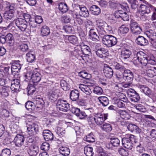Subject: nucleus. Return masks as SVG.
I'll return each mask as SVG.
<instances>
[{"label": "nucleus", "mask_w": 156, "mask_h": 156, "mask_svg": "<svg viewBox=\"0 0 156 156\" xmlns=\"http://www.w3.org/2000/svg\"><path fill=\"white\" fill-rule=\"evenodd\" d=\"M41 31L43 36H47L49 34L50 32L49 28L46 25H44L41 27Z\"/></svg>", "instance_id": "79ce46f5"}, {"label": "nucleus", "mask_w": 156, "mask_h": 156, "mask_svg": "<svg viewBox=\"0 0 156 156\" xmlns=\"http://www.w3.org/2000/svg\"><path fill=\"white\" fill-rule=\"evenodd\" d=\"M60 85L62 88L65 91L68 90L70 89V85L64 80H62L60 81Z\"/></svg>", "instance_id": "8fccbe9b"}, {"label": "nucleus", "mask_w": 156, "mask_h": 156, "mask_svg": "<svg viewBox=\"0 0 156 156\" xmlns=\"http://www.w3.org/2000/svg\"><path fill=\"white\" fill-rule=\"evenodd\" d=\"M25 107L28 110L34 109V107H35L34 102L30 101H28L25 103Z\"/></svg>", "instance_id": "052dcab7"}, {"label": "nucleus", "mask_w": 156, "mask_h": 156, "mask_svg": "<svg viewBox=\"0 0 156 156\" xmlns=\"http://www.w3.org/2000/svg\"><path fill=\"white\" fill-rule=\"evenodd\" d=\"M78 75L79 76L87 80H89L91 77V75L85 71H82L79 72Z\"/></svg>", "instance_id": "a19ab883"}, {"label": "nucleus", "mask_w": 156, "mask_h": 156, "mask_svg": "<svg viewBox=\"0 0 156 156\" xmlns=\"http://www.w3.org/2000/svg\"><path fill=\"white\" fill-rule=\"evenodd\" d=\"M59 92L60 90L55 88L49 90L47 93L48 99L52 102L56 101L58 97Z\"/></svg>", "instance_id": "423d86ee"}, {"label": "nucleus", "mask_w": 156, "mask_h": 156, "mask_svg": "<svg viewBox=\"0 0 156 156\" xmlns=\"http://www.w3.org/2000/svg\"><path fill=\"white\" fill-rule=\"evenodd\" d=\"M147 37L151 41H153L156 39V33L152 30L147 31L146 33Z\"/></svg>", "instance_id": "f704fd0d"}, {"label": "nucleus", "mask_w": 156, "mask_h": 156, "mask_svg": "<svg viewBox=\"0 0 156 156\" xmlns=\"http://www.w3.org/2000/svg\"><path fill=\"white\" fill-rule=\"evenodd\" d=\"M90 11L91 13L95 15H99L101 12L100 8L97 5H93L90 8Z\"/></svg>", "instance_id": "72a5a7b5"}, {"label": "nucleus", "mask_w": 156, "mask_h": 156, "mask_svg": "<svg viewBox=\"0 0 156 156\" xmlns=\"http://www.w3.org/2000/svg\"><path fill=\"white\" fill-rule=\"evenodd\" d=\"M111 143L113 147H118L120 144V141L117 138H111L110 139Z\"/></svg>", "instance_id": "13d9d810"}, {"label": "nucleus", "mask_w": 156, "mask_h": 156, "mask_svg": "<svg viewBox=\"0 0 156 156\" xmlns=\"http://www.w3.org/2000/svg\"><path fill=\"white\" fill-rule=\"evenodd\" d=\"M5 37L6 42L9 43L10 45H12L14 42V37L12 34L11 33H8Z\"/></svg>", "instance_id": "c03bdc74"}, {"label": "nucleus", "mask_w": 156, "mask_h": 156, "mask_svg": "<svg viewBox=\"0 0 156 156\" xmlns=\"http://www.w3.org/2000/svg\"><path fill=\"white\" fill-rule=\"evenodd\" d=\"M95 53L98 57L101 58H105L108 55L107 50L104 48H101L98 50Z\"/></svg>", "instance_id": "a211bd4d"}, {"label": "nucleus", "mask_w": 156, "mask_h": 156, "mask_svg": "<svg viewBox=\"0 0 156 156\" xmlns=\"http://www.w3.org/2000/svg\"><path fill=\"white\" fill-rule=\"evenodd\" d=\"M130 100L134 102H136L138 101L140 99V98L139 94L136 92L134 94H133L130 95L129 96Z\"/></svg>", "instance_id": "ea45409f"}, {"label": "nucleus", "mask_w": 156, "mask_h": 156, "mask_svg": "<svg viewBox=\"0 0 156 156\" xmlns=\"http://www.w3.org/2000/svg\"><path fill=\"white\" fill-rule=\"evenodd\" d=\"M56 133L60 137L64 136L66 133L65 130L62 128L58 127L57 128Z\"/></svg>", "instance_id": "4d7b16f0"}, {"label": "nucleus", "mask_w": 156, "mask_h": 156, "mask_svg": "<svg viewBox=\"0 0 156 156\" xmlns=\"http://www.w3.org/2000/svg\"><path fill=\"white\" fill-rule=\"evenodd\" d=\"M93 150L91 147H86L84 148V154L87 156H93L94 154Z\"/></svg>", "instance_id": "3c124183"}, {"label": "nucleus", "mask_w": 156, "mask_h": 156, "mask_svg": "<svg viewBox=\"0 0 156 156\" xmlns=\"http://www.w3.org/2000/svg\"><path fill=\"white\" fill-rule=\"evenodd\" d=\"M56 107L58 110L64 112H67L70 109V104L66 100L62 99L58 101Z\"/></svg>", "instance_id": "20e7f679"}, {"label": "nucleus", "mask_w": 156, "mask_h": 156, "mask_svg": "<svg viewBox=\"0 0 156 156\" xmlns=\"http://www.w3.org/2000/svg\"><path fill=\"white\" fill-rule=\"evenodd\" d=\"M134 136L129 134L125 135V137L122 139V142L123 146L128 149H131L133 147L132 139L133 138Z\"/></svg>", "instance_id": "39448f33"}, {"label": "nucleus", "mask_w": 156, "mask_h": 156, "mask_svg": "<svg viewBox=\"0 0 156 156\" xmlns=\"http://www.w3.org/2000/svg\"><path fill=\"white\" fill-rule=\"evenodd\" d=\"M59 152L63 156H68L70 153L69 149L67 147L62 146L58 149Z\"/></svg>", "instance_id": "cd10ccee"}, {"label": "nucleus", "mask_w": 156, "mask_h": 156, "mask_svg": "<svg viewBox=\"0 0 156 156\" xmlns=\"http://www.w3.org/2000/svg\"><path fill=\"white\" fill-rule=\"evenodd\" d=\"M148 61L147 63L152 65L156 64V58H155L153 55H147Z\"/></svg>", "instance_id": "de8ad7c7"}, {"label": "nucleus", "mask_w": 156, "mask_h": 156, "mask_svg": "<svg viewBox=\"0 0 156 156\" xmlns=\"http://www.w3.org/2000/svg\"><path fill=\"white\" fill-rule=\"evenodd\" d=\"M97 30L94 28H92L89 31L88 35L89 38L94 41H98L99 40V36L96 33Z\"/></svg>", "instance_id": "f8f14e48"}, {"label": "nucleus", "mask_w": 156, "mask_h": 156, "mask_svg": "<svg viewBox=\"0 0 156 156\" xmlns=\"http://www.w3.org/2000/svg\"><path fill=\"white\" fill-rule=\"evenodd\" d=\"M79 88L81 91L87 95H90L91 93L89 87L86 85L80 84L79 85Z\"/></svg>", "instance_id": "2f4dec72"}, {"label": "nucleus", "mask_w": 156, "mask_h": 156, "mask_svg": "<svg viewBox=\"0 0 156 156\" xmlns=\"http://www.w3.org/2000/svg\"><path fill=\"white\" fill-rule=\"evenodd\" d=\"M35 104V107L36 108L41 109L44 104V101L43 98L40 96H38L35 98L33 100Z\"/></svg>", "instance_id": "9b49d317"}, {"label": "nucleus", "mask_w": 156, "mask_h": 156, "mask_svg": "<svg viewBox=\"0 0 156 156\" xmlns=\"http://www.w3.org/2000/svg\"><path fill=\"white\" fill-rule=\"evenodd\" d=\"M131 54V51L129 49L124 48L121 52V57L122 58L125 59L129 58Z\"/></svg>", "instance_id": "c756f323"}, {"label": "nucleus", "mask_w": 156, "mask_h": 156, "mask_svg": "<svg viewBox=\"0 0 156 156\" xmlns=\"http://www.w3.org/2000/svg\"><path fill=\"white\" fill-rule=\"evenodd\" d=\"M11 87V90L15 92H17L20 91V78L14 79L10 81Z\"/></svg>", "instance_id": "6e6552de"}, {"label": "nucleus", "mask_w": 156, "mask_h": 156, "mask_svg": "<svg viewBox=\"0 0 156 156\" xmlns=\"http://www.w3.org/2000/svg\"><path fill=\"white\" fill-rule=\"evenodd\" d=\"M123 71H124V80L127 82H131L133 78V73L128 69H125Z\"/></svg>", "instance_id": "2eb2a0df"}, {"label": "nucleus", "mask_w": 156, "mask_h": 156, "mask_svg": "<svg viewBox=\"0 0 156 156\" xmlns=\"http://www.w3.org/2000/svg\"><path fill=\"white\" fill-rule=\"evenodd\" d=\"M135 42L138 45L141 46L147 45L148 42L147 39L141 36H138L136 39Z\"/></svg>", "instance_id": "dca6fc26"}, {"label": "nucleus", "mask_w": 156, "mask_h": 156, "mask_svg": "<svg viewBox=\"0 0 156 156\" xmlns=\"http://www.w3.org/2000/svg\"><path fill=\"white\" fill-rule=\"evenodd\" d=\"M117 38L114 36L106 34L102 37L103 43L108 47H111L115 45L117 43Z\"/></svg>", "instance_id": "f03ea898"}, {"label": "nucleus", "mask_w": 156, "mask_h": 156, "mask_svg": "<svg viewBox=\"0 0 156 156\" xmlns=\"http://www.w3.org/2000/svg\"><path fill=\"white\" fill-rule=\"evenodd\" d=\"M81 50L78 51L77 49H76L75 50V51H78L79 54L83 53L84 54L88 55L91 53V49L87 45H84L81 46Z\"/></svg>", "instance_id": "aec40b11"}, {"label": "nucleus", "mask_w": 156, "mask_h": 156, "mask_svg": "<svg viewBox=\"0 0 156 156\" xmlns=\"http://www.w3.org/2000/svg\"><path fill=\"white\" fill-rule=\"evenodd\" d=\"M108 117L107 114L98 113L95 115V122L98 125H101L107 119Z\"/></svg>", "instance_id": "1a4fd4ad"}, {"label": "nucleus", "mask_w": 156, "mask_h": 156, "mask_svg": "<svg viewBox=\"0 0 156 156\" xmlns=\"http://www.w3.org/2000/svg\"><path fill=\"white\" fill-rule=\"evenodd\" d=\"M21 66L19 60L14 61L12 62L11 69L12 71L18 73L21 69Z\"/></svg>", "instance_id": "f3484780"}, {"label": "nucleus", "mask_w": 156, "mask_h": 156, "mask_svg": "<svg viewBox=\"0 0 156 156\" xmlns=\"http://www.w3.org/2000/svg\"><path fill=\"white\" fill-rule=\"evenodd\" d=\"M79 7L80 11L79 12V14L80 16L84 17H88L89 15L88 11L85 7L79 5Z\"/></svg>", "instance_id": "393cba45"}, {"label": "nucleus", "mask_w": 156, "mask_h": 156, "mask_svg": "<svg viewBox=\"0 0 156 156\" xmlns=\"http://www.w3.org/2000/svg\"><path fill=\"white\" fill-rule=\"evenodd\" d=\"M29 154L31 156H36L38 152V147L37 146H31L27 150Z\"/></svg>", "instance_id": "a878e982"}, {"label": "nucleus", "mask_w": 156, "mask_h": 156, "mask_svg": "<svg viewBox=\"0 0 156 156\" xmlns=\"http://www.w3.org/2000/svg\"><path fill=\"white\" fill-rule=\"evenodd\" d=\"M94 93L97 95H101L103 93V90L102 88L98 86L95 87L93 90Z\"/></svg>", "instance_id": "680f3d73"}, {"label": "nucleus", "mask_w": 156, "mask_h": 156, "mask_svg": "<svg viewBox=\"0 0 156 156\" xmlns=\"http://www.w3.org/2000/svg\"><path fill=\"white\" fill-rule=\"evenodd\" d=\"M15 24L16 26L22 32L25 31L28 32L30 31V30L27 27V22L23 19L18 18L16 20Z\"/></svg>", "instance_id": "7ed1b4c3"}, {"label": "nucleus", "mask_w": 156, "mask_h": 156, "mask_svg": "<svg viewBox=\"0 0 156 156\" xmlns=\"http://www.w3.org/2000/svg\"><path fill=\"white\" fill-rule=\"evenodd\" d=\"M116 79L120 82H123L124 81V71L123 73L117 72L116 75Z\"/></svg>", "instance_id": "864d4df0"}, {"label": "nucleus", "mask_w": 156, "mask_h": 156, "mask_svg": "<svg viewBox=\"0 0 156 156\" xmlns=\"http://www.w3.org/2000/svg\"><path fill=\"white\" fill-rule=\"evenodd\" d=\"M134 107L139 111L141 112H145L146 111L144 106L141 104H138L135 105Z\"/></svg>", "instance_id": "69168bd1"}, {"label": "nucleus", "mask_w": 156, "mask_h": 156, "mask_svg": "<svg viewBox=\"0 0 156 156\" xmlns=\"http://www.w3.org/2000/svg\"><path fill=\"white\" fill-rule=\"evenodd\" d=\"M116 95L118 97V99H117L121 100L124 102L127 103L128 99L126 95L123 93L119 92H116Z\"/></svg>", "instance_id": "58836bf2"}, {"label": "nucleus", "mask_w": 156, "mask_h": 156, "mask_svg": "<svg viewBox=\"0 0 156 156\" xmlns=\"http://www.w3.org/2000/svg\"><path fill=\"white\" fill-rule=\"evenodd\" d=\"M98 99L102 105L104 106H107L109 103V101L108 98L105 96L99 97Z\"/></svg>", "instance_id": "e433bc0d"}, {"label": "nucleus", "mask_w": 156, "mask_h": 156, "mask_svg": "<svg viewBox=\"0 0 156 156\" xmlns=\"http://www.w3.org/2000/svg\"><path fill=\"white\" fill-rule=\"evenodd\" d=\"M27 132L30 136H33L37 134L39 132L40 126L37 122L28 121L27 122Z\"/></svg>", "instance_id": "f257e3e1"}, {"label": "nucleus", "mask_w": 156, "mask_h": 156, "mask_svg": "<svg viewBox=\"0 0 156 156\" xmlns=\"http://www.w3.org/2000/svg\"><path fill=\"white\" fill-rule=\"evenodd\" d=\"M127 1L130 4L132 9H135L138 8L139 4L136 0H127Z\"/></svg>", "instance_id": "6e6d98bb"}, {"label": "nucleus", "mask_w": 156, "mask_h": 156, "mask_svg": "<svg viewBox=\"0 0 156 156\" xmlns=\"http://www.w3.org/2000/svg\"><path fill=\"white\" fill-rule=\"evenodd\" d=\"M41 75L39 72L36 71L33 72L31 80L34 83L39 82L41 80Z\"/></svg>", "instance_id": "4be33fe9"}, {"label": "nucleus", "mask_w": 156, "mask_h": 156, "mask_svg": "<svg viewBox=\"0 0 156 156\" xmlns=\"http://www.w3.org/2000/svg\"><path fill=\"white\" fill-rule=\"evenodd\" d=\"M10 150L9 149L5 148L2 151L1 156H10Z\"/></svg>", "instance_id": "774afa93"}, {"label": "nucleus", "mask_w": 156, "mask_h": 156, "mask_svg": "<svg viewBox=\"0 0 156 156\" xmlns=\"http://www.w3.org/2000/svg\"><path fill=\"white\" fill-rule=\"evenodd\" d=\"M43 135L46 141H48L53 139V136L52 133L48 130H44L43 132Z\"/></svg>", "instance_id": "b1692460"}, {"label": "nucleus", "mask_w": 156, "mask_h": 156, "mask_svg": "<svg viewBox=\"0 0 156 156\" xmlns=\"http://www.w3.org/2000/svg\"><path fill=\"white\" fill-rule=\"evenodd\" d=\"M93 134L90 133L88 135L85 136L83 138L84 140L89 142L93 143L95 141V139Z\"/></svg>", "instance_id": "37998d69"}, {"label": "nucleus", "mask_w": 156, "mask_h": 156, "mask_svg": "<svg viewBox=\"0 0 156 156\" xmlns=\"http://www.w3.org/2000/svg\"><path fill=\"white\" fill-rule=\"evenodd\" d=\"M101 128L103 131L107 132H109L112 129V125L108 123H105L104 124L101 126Z\"/></svg>", "instance_id": "09e8293b"}, {"label": "nucleus", "mask_w": 156, "mask_h": 156, "mask_svg": "<svg viewBox=\"0 0 156 156\" xmlns=\"http://www.w3.org/2000/svg\"><path fill=\"white\" fill-rule=\"evenodd\" d=\"M140 91L144 93L146 95L150 97L152 94L151 90L148 87L145 85H141L139 86Z\"/></svg>", "instance_id": "bb28decb"}, {"label": "nucleus", "mask_w": 156, "mask_h": 156, "mask_svg": "<svg viewBox=\"0 0 156 156\" xmlns=\"http://www.w3.org/2000/svg\"><path fill=\"white\" fill-rule=\"evenodd\" d=\"M72 112L74 114L80 119H84L88 116L83 111H81L80 109L75 107L72 108L71 109Z\"/></svg>", "instance_id": "9d476101"}, {"label": "nucleus", "mask_w": 156, "mask_h": 156, "mask_svg": "<svg viewBox=\"0 0 156 156\" xmlns=\"http://www.w3.org/2000/svg\"><path fill=\"white\" fill-rule=\"evenodd\" d=\"M113 66L115 69L119 70L122 72L123 71L125 70V69H126V68L124 66L120 65L119 63H115L113 65Z\"/></svg>", "instance_id": "0e129e2a"}, {"label": "nucleus", "mask_w": 156, "mask_h": 156, "mask_svg": "<svg viewBox=\"0 0 156 156\" xmlns=\"http://www.w3.org/2000/svg\"><path fill=\"white\" fill-rule=\"evenodd\" d=\"M14 13L9 11H6L4 13V17L7 20H11L14 17Z\"/></svg>", "instance_id": "603ef678"}, {"label": "nucleus", "mask_w": 156, "mask_h": 156, "mask_svg": "<svg viewBox=\"0 0 156 156\" xmlns=\"http://www.w3.org/2000/svg\"><path fill=\"white\" fill-rule=\"evenodd\" d=\"M58 8L59 10L63 13L66 12L68 9L67 4L63 2H60L59 4Z\"/></svg>", "instance_id": "4c0bfd02"}, {"label": "nucleus", "mask_w": 156, "mask_h": 156, "mask_svg": "<svg viewBox=\"0 0 156 156\" xmlns=\"http://www.w3.org/2000/svg\"><path fill=\"white\" fill-rule=\"evenodd\" d=\"M10 91V88L9 87L5 86L2 87L0 90V96L2 97H5L9 95V92Z\"/></svg>", "instance_id": "7c9ffc66"}, {"label": "nucleus", "mask_w": 156, "mask_h": 156, "mask_svg": "<svg viewBox=\"0 0 156 156\" xmlns=\"http://www.w3.org/2000/svg\"><path fill=\"white\" fill-rule=\"evenodd\" d=\"M130 28L133 34L135 35L139 34L142 32L141 28L137 22L134 20H131L130 24Z\"/></svg>", "instance_id": "0eeeda50"}, {"label": "nucleus", "mask_w": 156, "mask_h": 156, "mask_svg": "<svg viewBox=\"0 0 156 156\" xmlns=\"http://www.w3.org/2000/svg\"><path fill=\"white\" fill-rule=\"evenodd\" d=\"M154 69L156 70V68H151V69H148L147 71V76L150 77H153L154 75Z\"/></svg>", "instance_id": "338daca9"}, {"label": "nucleus", "mask_w": 156, "mask_h": 156, "mask_svg": "<svg viewBox=\"0 0 156 156\" xmlns=\"http://www.w3.org/2000/svg\"><path fill=\"white\" fill-rule=\"evenodd\" d=\"M28 94L30 95H32L35 91L36 88L34 85H29L27 87Z\"/></svg>", "instance_id": "bf43d9fd"}, {"label": "nucleus", "mask_w": 156, "mask_h": 156, "mask_svg": "<svg viewBox=\"0 0 156 156\" xmlns=\"http://www.w3.org/2000/svg\"><path fill=\"white\" fill-rule=\"evenodd\" d=\"M13 141L16 146L20 147L23 144L24 137L23 136L20 134H17L15 137Z\"/></svg>", "instance_id": "4468645a"}, {"label": "nucleus", "mask_w": 156, "mask_h": 156, "mask_svg": "<svg viewBox=\"0 0 156 156\" xmlns=\"http://www.w3.org/2000/svg\"><path fill=\"white\" fill-rule=\"evenodd\" d=\"M136 57L140 60L143 65L145 66L147 63V55L143 52H138L136 54Z\"/></svg>", "instance_id": "ddd939ff"}, {"label": "nucleus", "mask_w": 156, "mask_h": 156, "mask_svg": "<svg viewBox=\"0 0 156 156\" xmlns=\"http://www.w3.org/2000/svg\"><path fill=\"white\" fill-rule=\"evenodd\" d=\"M80 96V92L76 89L71 91L70 92V98L73 101H76L78 100Z\"/></svg>", "instance_id": "6ab92c4d"}, {"label": "nucleus", "mask_w": 156, "mask_h": 156, "mask_svg": "<svg viewBox=\"0 0 156 156\" xmlns=\"http://www.w3.org/2000/svg\"><path fill=\"white\" fill-rule=\"evenodd\" d=\"M104 75L108 78H111L113 75V71L112 69L108 66L105 67L103 69Z\"/></svg>", "instance_id": "412c9836"}, {"label": "nucleus", "mask_w": 156, "mask_h": 156, "mask_svg": "<svg viewBox=\"0 0 156 156\" xmlns=\"http://www.w3.org/2000/svg\"><path fill=\"white\" fill-rule=\"evenodd\" d=\"M127 103L124 102L123 101L121 100L116 99L115 101L114 104L118 107L121 108H125V104Z\"/></svg>", "instance_id": "a18cd8bd"}, {"label": "nucleus", "mask_w": 156, "mask_h": 156, "mask_svg": "<svg viewBox=\"0 0 156 156\" xmlns=\"http://www.w3.org/2000/svg\"><path fill=\"white\" fill-rule=\"evenodd\" d=\"M127 129L131 132L136 133H140L141 132V129L136 125L130 124L127 126Z\"/></svg>", "instance_id": "5701e85b"}, {"label": "nucleus", "mask_w": 156, "mask_h": 156, "mask_svg": "<svg viewBox=\"0 0 156 156\" xmlns=\"http://www.w3.org/2000/svg\"><path fill=\"white\" fill-rule=\"evenodd\" d=\"M129 28L124 25H122L119 29L120 32L122 34H127L129 31Z\"/></svg>", "instance_id": "e2e57ef3"}, {"label": "nucleus", "mask_w": 156, "mask_h": 156, "mask_svg": "<svg viewBox=\"0 0 156 156\" xmlns=\"http://www.w3.org/2000/svg\"><path fill=\"white\" fill-rule=\"evenodd\" d=\"M68 39L70 43L73 44H78V38L75 35L68 36Z\"/></svg>", "instance_id": "49530a36"}, {"label": "nucleus", "mask_w": 156, "mask_h": 156, "mask_svg": "<svg viewBox=\"0 0 156 156\" xmlns=\"http://www.w3.org/2000/svg\"><path fill=\"white\" fill-rule=\"evenodd\" d=\"M118 113L121 117L125 120L129 119L130 118V116L128 112L125 110H120L118 112Z\"/></svg>", "instance_id": "473e14b6"}, {"label": "nucleus", "mask_w": 156, "mask_h": 156, "mask_svg": "<svg viewBox=\"0 0 156 156\" xmlns=\"http://www.w3.org/2000/svg\"><path fill=\"white\" fill-rule=\"evenodd\" d=\"M26 59L29 62L32 63L35 60V55L33 51H30L26 54Z\"/></svg>", "instance_id": "c85d7f7f"}, {"label": "nucleus", "mask_w": 156, "mask_h": 156, "mask_svg": "<svg viewBox=\"0 0 156 156\" xmlns=\"http://www.w3.org/2000/svg\"><path fill=\"white\" fill-rule=\"evenodd\" d=\"M6 136H5L2 135V137L1 138V141L4 144H8L11 142L10 139L9 138V136L8 134H7Z\"/></svg>", "instance_id": "5fc2aeb1"}, {"label": "nucleus", "mask_w": 156, "mask_h": 156, "mask_svg": "<svg viewBox=\"0 0 156 156\" xmlns=\"http://www.w3.org/2000/svg\"><path fill=\"white\" fill-rule=\"evenodd\" d=\"M148 4L147 6H146L144 5H141L140 6V10L141 13L144 14L145 13L148 14L151 12L150 7L149 6Z\"/></svg>", "instance_id": "c9c22d12"}]
</instances>
